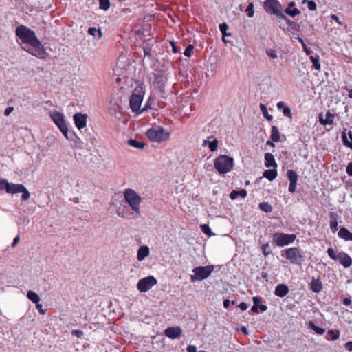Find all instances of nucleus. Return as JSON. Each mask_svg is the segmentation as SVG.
Returning <instances> with one entry per match:
<instances>
[{
  "label": "nucleus",
  "mask_w": 352,
  "mask_h": 352,
  "mask_svg": "<svg viewBox=\"0 0 352 352\" xmlns=\"http://www.w3.org/2000/svg\"><path fill=\"white\" fill-rule=\"evenodd\" d=\"M16 35L22 43L28 44L32 49L26 50V52L40 59H45L47 56L45 48L36 37L35 32L25 25H21L16 28Z\"/></svg>",
  "instance_id": "nucleus-1"
},
{
  "label": "nucleus",
  "mask_w": 352,
  "mask_h": 352,
  "mask_svg": "<svg viewBox=\"0 0 352 352\" xmlns=\"http://www.w3.org/2000/svg\"><path fill=\"white\" fill-rule=\"evenodd\" d=\"M234 166V160L228 155H221L216 158L214 166L219 174H226L230 172Z\"/></svg>",
  "instance_id": "nucleus-2"
},
{
  "label": "nucleus",
  "mask_w": 352,
  "mask_h": 352,
  "mask_svg": "<svg viewBox=\"0 0 352 352\" xmlns=\"http://www.w3.org/2000/svg\"><path fill=\"white\" fill-rule=\"evenodd\" d=\"M146 136L152 142H162L168 140L170 133L162 126H156L148 129Z\"/></svg>",
  "instance_id": "nucleus-3"
},
{
  "label": "nucleus",
  "mask_w": 352,
  "mask_h": 352,
  "mask_svg": "<svg viewBox=\"0 0 352 352\" xmlns=\"http://www.w3.org/2000/svg\"><path fill=\"white\" fill-rule=\"evenodd\" d=\"M124 198L129 206L136 213L140 212V204L142 198L140 195L133 189L126 188L124 192Z\"/></svg>",
  "instance_id": "nucleus-4"
},
{
  "label": "nucleus",
  "mask_w": 352,
  "mask_h": 352,
  "mask_svg": "<svg viewBox=\"0 0 352 352\" xmlns=\"http://www.w3.org/2000/svg\"><path fill=\"white\" fill-rule=\"evenodd\" d=\"M50 116L54 122V124L57 126V127L64 135L65 138H67V140H71L70 137L68 135V126L65 120V116L63 113L59 111H54L53 112L50 113Z\"/></svg>",
  "instance_id": "nucleus-5"
},
{
  "label": "nucleus",
  "mask_w": 352,
  "mask_h": 352,
  "mask_svg": "<svg viewBox=\"0 0 352 352\" xmlns=\"http://www.w3.org/2000/svg\"><path fill=\"white\" fill-rule=\"evenodd\" d=\"M263 8L268 14L276 15L280 19H287L282 12V6L278 0H265L263 2Z\"/></svg>",
  "instance_id": "nucleus-6"
},
{
  "label": "nucleus",
  "mask_w": 352,
  "mask_h": 352,
  "mask_svg": "<svg viewBox=\"0 0 352 352\" xmlns=\"http://www.w3.org/2000/svg\"><path fill=\"white\" fill-rule=\"evenodd\" d=\"M6 192L8 194L22 193L21 200L27 201L30 199V193L21 184H13L8 182Z\"/></svg>",
  "instance_id": "nucleus-7"
},
{
  "label": "nucleus",
  "mask_w": 352,
  "mask_h": 352,
  "mask_svg": "<svg viewBox=\"0 0 352 352\" xmlns=\"http://www.w3.org/2000/svg\"><path fill=\"white\" fill-rule=\"evenodd\" d=\"M214 267L212 265L200 266L195 267L192 270L194 274L190 276L192 282L197 280H201L207 278L212 272Z\"/></svg>",
  "instance_id": "nucleus-8"
},
{
  "label": "nucleus",
  "mask_w": 352,
  "mask_h": 352,
  "mask_svg": "<svg viewBox=\"0 0 352 352\" xmlns=\"http://www.w3.org/2000/svg\"><path fill=\"white\" fill-rule=\"evenodd\" d=\"M282 256H285L293 264L300 265L303 261V256L300 249L290 248L281 253Z\"/></svg>",
  "instance_id": "nucleus-9"
},
{
  "label": "nucleus",
  "mask_w": 352,
  "mask_h": 352,
  "mask_svg": "<svg viewBox=\"0 0 352 352\" xmlns=\"http://www.w3.org/2000/svg\"><path fill=\"white\" fill-rule=\"evenodd\" d=\"M296 236L293 234L275 233L273 234L272 240L276 245L283 247L293 243Z\"/></svg>",
  "instance_id": "nucleus-10"
},
{
  "label": "nucleus",
  "mask_w": 352,
  "mask_h": 352,
  "mask_svg": "<svg viewBox=\"0 0 352 352\" xmlns=\"http://www.w3.org/2000/svg\"><path fill=\"white\" fill-rule=\"evenodd\" d=\"M157 283V279L153 276H149L140 279L138 283L137 287L140 292H146Z\"/></svg>",
  "instance_id": "nucleus-11"
},
{
  "label": "nucleus",
  "mask_w": 352,
  "mask_h": 352,
  "mask_svg": "<svg viewBox=\"0 0 352 352\" xmlns=\"http://www.w3.org/2000/svg\"><path fill=\"white\" fill-rule=\"evenodd\" d=\"M143 96L140 94H133L130 97L129 104L133 112L139 113Z\"/></svg>",
  "instance_id": "nucleus-12"
},
{
  "label": "nucleus",
  "mask_w": 352,
  "mask_h": 352,
  "mask_svg": "<svg viewBox=\"0 0 352 352\" xmlns=\"http://www.w3.org/2000/svg\"><path fill=\"white\" fill-rule=\"evenodd\" d=\"M167 80L162 72L155 74L153 85L156 87L162 93H165V83Z\"/></svg>",
  "instance_id": "nucleus-13"
},
{
  "label": "nucleus",
  "mask_w": 352,
  "mask_h": 352,
  "mask_svg": "<svg viewBox=\"0 0 352 352\" xmlns=\"http://www.w3.org/2000/svg\"><path fill=\"white\" fill-rule=\"evenodd\" d=\"M87 116L81 113H76L74 116V120L76 126L79 129L85 128L87 125Z\"/></svg>",
  "instance_id": "nucleus-14"
},
{
  "label": "nucleus",
  "mask_w": 352,
  "mask_h": 352,
  "mask_svg": "<svg viewBox=\"0 0 352 352\" xmlns=\"http://www.w3.org/2000/svg\"><path fill=\"white\" fill-rule=\"evenodd\" d=\"M164 334L170 339L179 338L182 334V329L179 327H168L165 329Z\"/></svg>",
  "instance_id": "nucleus-15"
},
{
  "label": "nucleus",
  "mask_w": 352,
  "mask_h": 352,
  "mask_svg": "<svg viewBox=\"0 0 352 352\" xmlns=\"http://www.w3.org/2000/svg\"><path fill=\"white\" fill-rule=\"evenodd\" d=\"M338 261L344 267H349L352 265V258L346 253L342 252L339 253Z\"/></svg>",
  "instance_id": "nucleus-16"
},
{
  "label": "nucleus",
  "mask_w": 352,
  "mask_h": 352,
  "mask_svg": "<svg viewBox=\"0 0 352 352\" xmlns=\"http://www.w3.org/2000/svg\"><path fill=\"white\" fill-rule=\"evenodd\" d=\"M289 292L288 287L285 284H279L276 287L274 294L276 296L283 298Z\"/></svg>",
  "instance_id": "nucleus-17"
},
{
  "label": "nucleus",
  "mask_w": 352,
  "mask_h": 352,
  "mask_svg": "<svg viewBox=\"0 0 352 352\" xmlns=\"http://www.w3.org/2000/svg\"><path fill=\"white\" fill-rule=\"evenodd\" d=\"M265 166L267 168L273 167L274 168H277V164L274 159V155L270 153H267L265 154Z\"/></svg>",
  "instance_id": "nucleus-18"
},
{
  "label": "nucleus",
  "mask_w": 352,
  "mask_h": 352,
  "mask_svg": "<svg viewBox=\"0 0 352 352\" xmlns=\"http://www.w3.org/2000/svg\"><path fill=\"white\" fill-rule=\"evenodd\" d=\"M149 248L146 245L141 246L138 250L137 258L139 261H143L149 255Z\"/></svg>",
  "instance_id": "nucleus-19"
},
{
  "label": "nucleus",
  "mask_w": 352,
  "mask_h": 352,
  "mask_svg": "<svg viewBox=\"0 0 352 352\" xmlns=\"http://www.w3.org/2000/svg\"><path fill=\"white\" fill-rule=\"evenodd\" d=\"M310 285L311 289L316 293H319L322 289V283L318 278H313Z\"/></svg>",
  "instance_id": "nucleus-20"
},
{
  "label": "nucleus",
  "mask_w": 352,
  "mask_h": 352,
  "mask_svg": "<svg viewBox=\"0 0 352 352\" xmlns=\"http://www.w3.org/2000/svg\"><path fill=\"white\" fill-rule=\"evenodd\" d=\"M338 234L339 237L344 239L345 241H352V233L346 228H341Z\"/></svg>",
  "instance_id": "nucleus-21"
},
{
  "label": "nucleus",
  "mask_w": 352,
  "mask_h": 352,
  "mask_svg": "<svg viewBox=\"0 0 352 352\" xmlns=\"http://www.w3.org/2000/svg\"><path fill=\"white\" fill-rule=\"evenodd\" d=\"M326 118H320V123L322 125L332 124L333 123L334 115L330 112H327L325 116Z\"/></svg>",
  "instance_id": "nucleus-22"
},
{
  "label": "nucleus",
  "mask_w": 352,
  "mask_h": 352,
  "mask_svg": "<svg viewBox=\"0 0 352 352\" xmlns=\"http://www.w3.org/2000/svg\"><path fill=\"white\" fill-rule=\"evenodd\" d=\"M248 192L246 190L242 189L241 190H232L230 194V197L231 199H236L239 196L242 198L246 197Z\"/></svg>",
  "instance_id": "nucleus-23"
},
{
  "label": "nucleus",
  "mask_w": 352,
  "mask_h": 352,
  "mask_svg": "<svg viewBox=\"0 0 352 352\" xmlns=\"http://www.w3.org/2000/svg\"><path fill=\"white\" fill-rule=\"evenodd\" d=\"M277 171L274 168V169L266 170L263 173V177L267 178L270 181H273L274 179H275L276 177H277Z\"/></svg>",
  "instance_id": "nucleus-24"
},
{
  "label": "nucleus",
  "mask_w": 352,
  "mask_h": 352,
  "mask_svg": "<svg viewBox=\"0 0 352 352\" xmlns=\"http://www.w3.org/2000/svg\"><path fill=\"white\" fill-rule=\"evenodd\" d=\"M270 138L273 142H275L280 141V133L277 126H272Z\"/></svg>",
  "instance_id": "nucleus-25"
},
{
  "label": "nucleus",
  "mask_w": 352,
  "mask_h": 352,
  "mask_svg": "<svg viewBox=\"0 0 352 352\" xmlns=\"http://www.w3.org/2000/svg\"><path fill=\"white\" fill-rule=\"evenodd\" d=\"M128 144L132 147L143 149L145 146V144L142 142L137 141L134 139H130L128 140Z\"/></svg>",
  "instance_id": "nucleus-26"
},
{
  "label": "nucleus",
  "mask_w": 352,
  "mask_h": 352,
  "mask_svg": "<svg viewBox=\"0 0 352 352\" xmlns=\"http://www.w3.org/2000/svg\"><path fill=\"white\" fill-rule=\"evenodd\" d=\"M27 296L30 300L32 302L37 304L40 301L39 296L32 291H28L27 293Z\"/></svg>",
  "instance_id": "nucleus-27"
},
{
  "label": "nucleus",
  "mask_w": 352,
  "mask_h": 352,
  "mask_svg": "<svg viewBox=\"0 0 352 352\" xmlns=\"http://www.w3.org/2000/svg\"><path fill=\"white\" fill-rule=\"evenodd\" d=\"M287 176L289 180V182H297L298 176L296 171L294 170H289L287 173Z\"/></svg>",
  "instance_id": "nucleus-28"
},
{
  "label": "nucleus",
  "mask_w": 352,
  "mask_h": 352,
  "mask_svg": "<svg viewBox=\"0 0 352 352\" xmlns=\"http://www.w3.org/2000/svg\"><path fill=\"white\" fill-rule=\"evenodd\" d=\"M310 60H311L314 68L316 70H320V63L319 56L316 55V56H310Z\"/></svg>",
  "instance_id": "nucleus-29"
},
{
  "label": "nucleus",
  "mask_w": 352,
  "mask_h": 352,
  "mask_svg": "<svg viewBox=\"0 0 352 352\" xmlns=\"http://www.w3.org/2000/svg\"><path fill=\"white\" fill-rule=\"evenodd\" d=\"M260 109L263 113V116L269 121H271L273 119V116L270 115L267 111V109L265 104H261Z\"/></svg>",
  "instance_id": "nucleus-30"
},
{
  "label": "nucleus",
  "mask_w": 352,
  "mask_h": 352,
  "mask_svg": "<svg viewBox=\"0 0 352 352\" xmlns=\"http://www.w3.org/2000/svg\"><path fill=\"white\" fill-rule=\"evenodd\" d=\"M309 327L314 330L316 333L318 335H322L324 333V329L315 325L312 322H309Z\"/></svg>",
  "instance_id": "nucleus-31"
},
{
  "label": "nucleus",
  "mask_w": 352,
  "mask_h": 352,
  "mask_svg": "<svg viewBox=\"0 0 352 352\" xmlns=\"http://www.w3.org/2000/svg\"><path fill=\"white\" fill-rule=\"evenodd\" d=\"M109 0H99V7L103 10H107L110 8Z\"/></svg>",
  "instance_id": "nucleus-32"
},
{
  "label": "nucleus",
  "mask_w": 352,
  "mask_h": 352,
  "mask_svg": "<svg viewBox=\"0 0 352 352\" xmlns=\"http://www.w3.org/2000/svg\"><path fill=\"white\" fill-rule=\"evenodd\" d=\"M285 12L291 16H295L300 13V10L297 8L291 9V8H287L285 10Z\"/></svg>",
  "instance_id": "nucleus-33"
},
{
  "label": "nucleus",
  "mask_w": 352,
  "mask_h": 352,
  "mask_svg": "<svg viewBox=\"0 0 352 352\" xmlns=\"http://www.w3.org/2000/svg\"><path fill=\"white\" fill-rule=\"evenodd\" d=\"M259 208L262 211L265 212H270L272 210L271 205L266 202L261 203L259 204Z\"/></svg>",
  "instance_id": "nucleus-34"
},
{
  "label": "nucleus",
  "mask_w": 352,
  "mask_h": 352,
  "mask_svg": "<svg viewBox=\"0 0 352 352\" xmlns=\"http://www.w3.org/2000/svg\"><path fill=\"white\" fill-rule=\"evenodd\" d=\"M342 139L343 144L352 150V142L348 140L346 133H342Z\"/></svg>",
  "instance_id": "nucleus-35"
},
{
  "label": "nucleus",
  "mask_w": 352,
  "mask_h": 352,
  "mask_svg": "<svg viewBox=\"0 0 352 352\" xmlns=\"http://www.w3.org/2000/svg\"><path fill=\"white\" fill-rule=\"evenodd\" d=\"M245 12L247 13V15L249 17H252L254 14V3H250L245 10Z\"/></svg>",
  "instance_id": "nucleus-36"
},
{
  "label": "nucleus",
  "mask_w": 352,
  "mask_h": 352,
  "mask_svg": "<svg viewBox=\"0 0 352 352\" xmlns=\"http://www.w3.org/2000/svg\"><path fill=\"white\" fill-rule=\"evenodd\" d=\"M328 256L334 261H338L339 254H336L334 250L332 248H329L327 250Z\"/></svg>",
  "instance_id": "nucleus-37"
},
{
  "label": "nucleus",
  "mask_w": 352,
  "mask_h": 352,
  "mask_svg": "<svg viewBox=\"0 0 352 352\" xmlns=\"http://www.w3.org/2000/svg\"><path fill=\"white\" fill-rule=\"evenodd\" d=\"M307 3V7L309 10L314 11L316 10L317 6L316 3L311 0H303L302 3Z\"/></svg>",
  "instance_id": "nucleus-38"
},
{
  "label": "nucleus",
  "mask_w": 352,
  "mask_h": 352,
  "mask_svg": "<svg viewBox=\"0 0 352 352\" xmlns=\"http://www.w3.org/2000/svg\"><path fill=\"white\" fill-rule=\"evenodd\" d=\"M201 229L202 232L208 236H212L214 235V234L211 232L209 226L206 224L201 225Z\"/></svg>",
  "instance_id": "nucleus-39"
},
{
  "label": "nucleus",
  "mask_w": 352,
  "mask_h": 352,
  "mask_svg": "<svg viewBox=\"0 0 352 352\" xmlns=\"http://www.w3.org/2000/svg\"><path fill=\"white\" fill-rule=\"evenodd\" d=\"M228 29V25L226 23H223L219 24V30H220L221 32L222 33L223 37L226 36H230V34H228L226 32Z\"/></svg>",
  "instance_id": "nucleus-40"
},
{
  "label": "nucleus",
  "mask_w": 352,
  "mask_h": 352,
  "mask_svg": "<svg viewBox=\"0 0 352 352\" xmlns=\"http://www.w3.org/2000/svg\"><path fill=\"white\" fill-rule=\"evenodd\" d=\"M208 147L211 151H216L218 148V141L217 139H214L212 142H209Z\"/></svg>",
  "instance_id": "nucleus-41"
},
{
  "label": "nucleus",
  "mask_w": 352,
  "mask_h": 352,
  "mask_svg": "<svg viewBox=\"0 0 352 352\" xmlns=\"http://www.w3.org/2000/svg\"><path fill=\"white\" fill-rule=\"evenodd\" d=\"M193 50L194 46L192 45H188L184 52V55L186 57H190L192 55Z\"/></svg>",
  "instance_id": "nucleus-42"
},
{
  "label": "nucleus",
  "mask_w": 352,
  "mask_h": 352,
  "mask_svg": "<svg viewBox=\"0 0 352 352\" xmlns=\"http://www.w3.org/2000/svg\"><path fill=\"white\" fill-rule=\"evenodd\" d=\"M328 334L332 336V338H331L332 340H336L337 339H338L339 336H340V333L338 331H334L333 330H329Z\"/></svg>",
  "instance_id": "nucleus-43"
},
{
  "label": "nucleus",
  "mask_w": 352,
  "mask_h": 352,
  "mask_svg": "<svg viewBox=\"0 0 352 352\" xmlns=\"http://www.w3.org/2000/svg\"><path fill=\"white\" fill-rule=\"evenodd\" d=\"M154 102V99H153L151 97H150L148 100V102L146 103V104L145 105V107H144V109L140 111V113H142L144 111H146L148 108L149 109H152V107H151V104Z\"/></svg>",
  "instance_id": "nucleus-44"
},
{
  "label": "nucleus",
  "mask_w": 352,
  "mask_h": 352,
  "mask_svg": "<svg viewBox=\"0 0 352 352\" xmlns=\"http://www.w3.org/2000/svg\"><path fill=\"white\" fill-rule=\"evenodd\" d=\"M8 181L6 179H0V190H6Z\"/></svg>",
  "instance_id": "nucleus-45"
},
{
  "label": "nucleus",
  "mask_w": 352,
  "mask_h": 352,
  "mask_svg": "<svg viewBox=\"0 0 352 352\" xmlns=\"http://www.w3.org/2000/svg\"><path fill=\"white\" fill-rule=\"evenodd\" d=\"M84 333L81 330L74 329L72 331V335L76 336L77 338H81L83 336Z\"/></svg>",
  "instance_id": "nucleus-46"
},
{
  "label": "nucleus",
  "mask_w": 352,
  "mask_h": 352,
  "mask_svg": "<svg viewBox=\"0 0 352 352\" xmlns=\"http://www.w3.org/2000/svg\"><path fill=\"white\" fill-rule=\"evenodd\" d=\"M283 113L285 116L292 118V113H291V109L289 107H284L283 109Z\"/></svg>",
  "instance_id": "nucleus-47"
},
{
  "label": "nucleus",
  "mask_w": 352,
  "mask_h": 352,
  "mask_svg": "<svg viewBox=\"0 0 352 352\" xmlns=\"http://www.w3.org/2000/svg\"><path fill=\"white\" fill-rule=\"evenodd\" d=\"M296 184H297V182H289V186L288 190L290 192L293 193L296 191Z\"/></svg>",
  "instance_id": "nucleus-48"
},
{
  "label": "nucleus",
  "mask_w": 352,
  "mask_h": 352,
  "mask_svg": "<svg viewBox=\"0 0 352 352\" xmlns=\"http://www.w3.org/2000/svg\"><path fill=\"white\" fill-rule=\"evenodd\" d=\"M267 54L272 58H276L277 54L274 50H270L267 52Z\"/></svg>",
  "instance_id": "nucleus-49"
},
{
  "label": "nucleus",
  "mask_w": 352,
  "mask_h": 352,
  "mask_svg": "<svg viewBox=\"0 0 352 352\" xmlns=\"http://www.w3.org/2000/svg\"><path fill=\"white\" fill-rule=\"evenodd\" d=\"M36 307L41 314L44 315L45 314V310L43 309V305L41 304L38 302Z\"/></svg>",
  "instance_id": "nucleus-50"
},
{
  "label": "nucleus",
  "mask_w": 352,
  "mask_h": 352,
  "mask_svg": "<svg viewBox=\"0 0 352 352\" xmlns=\"http://www.w3.org/2000/svg\"><path fill=\"white\" fill-rule=\"evenodd\" d=\"M346 173L349 176H352V162L348 164L346 166Z\"/></svg>",
  "instance_id": "nucleus-51"
},
{
  "label": "nucleus",
  "mask_w": 352,
  "mask_h": 352,
  "mask_svg": "<svg viewBox=\"0 0 352 352\" xmlns=\"http://www.w3.org/2000/svg\"><path fill=\"white\" fill-rule=\"evenodd\" d=\"M170 45L172 46V51L173 53L176 54V53L179 52V50L177 47L176 44L174 41H171Z\"/></svg>",
  "instance_id": "nucleus-52"
},
{
  "label": "nucleus",
  "mask_w": 352,
  "mask_h": 352,
  "mask_svg": "<svg viewBox=\"0 0 352 352\" xmlns=\"http://www.w3.org/2000/svg\"><path fill=\"white\" fill-rule=\"evenodd\" d=\"M188 352H197V347L194 345H189L187 347Z\"/></svg>",
  "instance_id": "nucleus-53"
},
{
  "label": "nucleus",
  "mask_w": 352,
  "mask_h": 352,
  "mask_svg": "<svg viewBox=\"0 0 352 352\" xmlns=\"http://www.w3.org/2000/svg\"><path fill=\"white\" fill-rule=\"evenodd\" d=\"M239 307L242 310V311H245L248 309V305L245 302H241L239 305Z\"/></svg>",
  "instance_id": "nucleus-54"
},
{
  "label": "nucleus",
  "mask_w": 352,
  "mask_h": 352,
  "mask_svg": "<svg viewBox=\"0 0 352 352\" xmlns=\"http://www.w3.org/2000/svg\"><path fill=\"white\" fill-rule=\"evenodd\" d=\"M252 300L254 302V305L258 306V303L261 302V299L258 296H254L252 298Z\"/></svg>",
  "instance_id": "nucleus-55"
},
{
  "label": "nucleus",
  "mask_w": 352,
  "mask_h": 352,
  "mask_svg": "<svg viewBox=\"0 0 352 352\" xmlns=\"http://www.w3.org/2000/svg\"><path fill=\"white\" fill-rule=\"evenodd\" d=\"M230 304H234V301L230 302L229 300L226 299L223 301V306L225 308H228Z\"/></svg>",
  "instance_id": "nucleus-56"
},
{
  "label": "nucleus",
  "mask_w": 352,
  "mask_h": 352,
  "mask_svg": "<svg viewBox=\"0 0 352 352\" xmlns=\"http://www.w3.org/2000/svg\"><path fill=\"white\" fill-rule=\"evenodd\" d=\"M97 31L96 28L94 27L89 28L88 30V32L89 34L94 36L95 32Z\"/></svg>",
  "instance_id": "nucleus-57"
},
{
  "label": "nucleus",
  "mask_w": 352,
  "mask_h": 352,
  "mask_svg": "<svg viewBox=\"0 0 352 352\" xmlns=\"http://www.w3.org/2000/svg\"><path fill=\"white\" fill-rule=\"evenodd\" d=\"M345 348L349 351H352V342H348L345 344Z\"/></svg>",
  "instance_id": "nucleus-58"
},
{
  "label": "nucleus",
  "mask_w": 352,
  "mask_h": 352,
  "mask_svg": "<svg viewBox=\"0 0 352 352\" xmlns=\"http://www.w3.org/2000/svg\"><path fill=\"white\" fill-rule=\"evenodd\" d=\"M19 239H20L19 236H17L16 237H15L12 243V247H13V248L15 247L18 244Z\"/></svg>",
  "instance_id": "nucleus-59"
},
{
  "label": "nucleus",
  "mask_w": 352,
  "mask_h": 352,
  "mask_svg": "<svg viewBox=\"0 0 352 352\" xmlns=\"http://www.w3.org/2000/svg\"><path fill=\"white\" fill-rule=\"evenodd\" d=\"M13 111V107H8L6 109L4 112V115L8 116L10 115V113Z\"/></svg>",
  "instance_id": "nucleus-60"
},
{
  "label": "nucleus",
  "mask_w": 352,
  "mask_h": 352,
  "mask_svg": "<svg viewBox=\"0 0 352 352\" xmlns=\"http://www.w3.org/2000/svg\"><path fill=\"white\" fill-rule=\"evenodd\" d=\"M338 226V221H331V228L332 230H336Z\"/></svg>",
  "instance_id": "nucleus-61"
},
{
  "label": "nucleus",
  "mask_w": 352,
  "mask_h": 352,
  "mask_svg": "<svg viewBox=\"0 0 352 352\" xmlns=\"http://www.w3.org/2000/svg\"><path fill=\"white\" fill-rule=\"evenodd\" d=\"M302 47H303L304 52L306 53L307 55L311 54V50L307 47L306 45H304V46H302Z\"/></svg>",
  "instance_id": "nucleus-62"
},
{
  "label": "nucleus",
  "mask_w": 352,
  "mask_h": 352,
  "mask_svg": "<svg viewBox=\"0 0 352 352\" xmlns=\"http://www.w3.org/2000/svg\"><path fill=\"white\" fill-rule=\"evenodd\" d=\"M351 300L350 298H346L343 300V304L344 305H351Z\"/></svg>",
  "instance_id": "nucleus-63"
},
{
  "label": "nucleus",
  "mask_w": 352,
  "mask_h": 352,
  "mask_svg": "<svg viewBox=\"0 0 352 352\" xmlns=\"http://www.w3.org/2000/svg\"><path fill=\"white\" fill-rule=\"evenodd\" d=\"M331 19H332L333 20L336 21L338 23L341 24V23L340 22V20H339V17H338L337 15H336V14H332V15L331 16Z\"/></svg>",
  "instance_id": "nucleus-64"
}]
</instances>
